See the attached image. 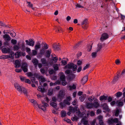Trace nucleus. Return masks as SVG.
Here are the masks:
<instances>
[{
	"label": "nucleus",
	"mask_w": 125,
	"mask_h": 125,
	"mask_svg": "<svg viewBox=\"0 0 125 125\" xmlns=\"http://www.w3.org/2000/svg\"><path fill=\"white\" fill-rule=\"evenodd\" d=\"M30 101L33 104L34 108L37 109H41L43 111H45L46 110V107L48 106V105L47 104L44 103L42 101V103L43 105L41 104H38L37 102L34 99L30 100Z\"/></svg>",
	"instance_id": "1"
},
{
	"label": "nucleus",
	"mask_w": 125,
	"mask_h": 125,
	"mask_svg": "<svg viewBox=\"0 0 125 125\" xmlns=\"http://www.w3.org/2000/svg\"><path fill=\"white\" fill-rule=\"evenodd\" d=\"M14 87L19 92L21 93H23L25 95H27L28 92L27 90L24 87L20 86L16 83H14Z\"/></svg>",
	"instance_id": "2"
},
{
	"label": "nucleus",
	"mask_w": 125,
	"mask_h": 125,
	"mask_svg": "<svg viewBox=\"0 0 125 125\" xmlns=\"http://www.w3.org/2000/svg\"><path fill=\"white\" fill-rule=\"evenodd\" d=\"M64 67L66 69L72 68L74 71H76L77 69L76 65L72 63L68 64Z\"/></svg>",
	"instance_id": "3"
},
{
	"label": "nucleus",
	"mask_w": 125,
	"mask_h": 125,
	"mask_svg": "<svg viewBox=\"0 0 125 125\" xmlns=\"http://www.w3.org/2000/svg\"><path fill=\"white\" fill-rule=\"evenodd\" d=\"M69 111L67 113L68 115H70L71 113H73L76 111H77L79 110V109L77 107H75L74 108H73L72 107L70 106L68 108Z\"/></svg>",
	"instance_id": "4"
},
{
	"label": "nucleus",
	"mask_w": 125,
	"mask_h": 125,
	"mask_svg": "<svg viewBox=\"0 0 125 125\" xmlns=\"http://www.w3.org/2000/svg\"><path fill=\"white\" fill-rule=\"evenodd\" d=\"M59 74L60 76V80L62 81V84L65 85L66 84V82L65 81V77L64 74L62 72H60Z\"/></svg>",
	"instance_id": "5"
},
{
	"label": "nucleus",
	"mask_w": 125,
	"mask_h": 125,
	"mask_svg": "<svg viewBox=\"0 0 125 125\" xmlns=\"http://www.w3.org/2000/svg\"><path fill=\"white\" fill-rule=\"evenodd\" d=\"M28 64L26 62H24L22 63L21 68L24 72H27L28 70Z\"/></svg>",
	"instance_id": "6"
},
{
	"label": "nucleus",
	"mask_w": 125,
	"mask_h": 125,
	"mask_svg": "<svg viewBox=\"0 0 125 125\" xmlns=\"http://www.w3.org/2000/svg\"><path fill=\"white\" fill-rule=\"evenodd\" d=\"M76 113L77 116H75L74 117H73L72 118V120L73 121H77L79 118V117L81 116V114L79 110H78L77 111H76Z\"/></svg>",
	"instance_id": "7"
},
{
	"label": "nucleus",
	"mask_w": 125,
	"mask_h": 125,
	"mask_svg": "<svg viewBox=\"0 0 125 125\" xmlns=\"http://www.w3.org/2000/svg\"><path fill=\"white\" fill-rule=\"evenodd\" d=\"M64 94V91L63 90H61L60 91L59 94L58 95V97L60 100H58L59 101L61 100L63 97Z\"/></svg>",
	"instance_id": "8"
},
{
	"label": "nucleus",
	"mask_w": 125,
	"mask_h": 125,
	"mask_svg": "<svg viewBox=\"0 0 125 125\" xmlns=\"http://www.w3.org/2000/svg\"><path fill=\"white\" fill-rule=\"evenodd\" d=\"M25 42H26V44L28 45L31 46L32 47L34 46L35 43V42L32 39H30L28 40H26Z\"/></svg>",
	"instance_id": "9"
},
{
	"label": "nucleus",
	"mask_w": 125,
	"mask_h": 125,
	"mask_svg": "<svg viewBox=\"0 0 125 125\" xmlns=\"http://www.w3.org/2000/svg\"><path fill=\"white\" fill-rule=\"evenodd\" d=\"M109 37L108 34L106 33H104L101 35V36L100 38L101 41H103L107 39Z\"/></svg>",
	"instance_id": "10"
},
{
	"label": "nucleus",
	"mask_w": 125,
	"mask_h": 125,
	"mask_svg": "<svg viewBox=\"0 0 125 125\" xmlns=\"http://www.w3.org/2000/svg\"><path fill=\"white\" fill-rule=\"evenodd\" d=\"M71 100V98L70 96L67 97L64 101V103L66 104H67L68 105L70 104V101Z\"/></svg>",
	"instance_id": "11"
},
{
	"label": "nucleus",
	"mask_w": 125,
	"mask_h": 125,
	"mask_svg": "<svg viewBox=\"0 0 125 125\" xmlns=\"http://www.w3.org/2000/svg\"><path fill=\"white\" fill-rule=\"evenodd\" d=\"M89 115V114H88V113H87L86 115H85V117H88V116ZM81 122L82 123H83L84 125H87L88 123V121L86 119L85 117L84 118L82 119L81 121Z\"/></svg>",
	"instance_id": "12"
},
{
	"label": "nucleus",
	"mask_w": 125,
	"mask_h": 125,
	"mask_svg": "<svg viewBox=\"0 0 125 125\" xmlns=\"http://www.w3.org/2000/svg\"><path fill=\"white\" fill-rule=\"evenodd\" d=\"M102 107L103 109L105 111L104 112H109L110 111V109L108 108V106L106 104H104L103 105Z\"/></svg>",
	"instance_id": "13"
},
{
	"label": "nucleus",
	"mask_w": 125,
	"mask_h": 125,
	"mask_svg": "<svg viewBox=\"0 0 125 125\" xmlns=\"http://www.w3.org/2000/svg\"><path fill=\"white\" fill-rule=\"evenodd\" d=\"M39 79L40 84H42V83L45 81V78L42 76H39Z\"/></svg>",
	"instance_id": "14"
},
{
	"label": "nucleus",
	"mask_w": 125,
	"mask_h": 125,
	"mask_svg": "<svg viewBox=\"0 0 125 125\" xmlns=\"http://www.w3.org/2000/svg\"><path fill=\"white\" fill-rule=\"evenodd\" d=\"M2 52L4 53H8L10 52V50L9 48H4L2 50Z\"/></svg>",
	"instance_id": "15"
},
{
	"label": "nucleus",
	"mask_w": 125,
	"mask_h": 125,
	"mask_svg": "<svg viewBox=\"0 0 125 125\" xmlns=\"http://www.w3.org/2000/svg\"><path fill=\"white\" fill-rule=\"evenodd\" d=\"M99 105V103L97 101V99H95L94 100V103H93V108H96L98 107Z\"/></svg>",
	"instance_id": "16"
},
{
	"label": "nucleus",
	"mask_w": 125,
	"mask_h": 125,
	"mask_svg": "<svg viewBox=\"0 0 125 125\" xmlns=\"http://www.w3.org/2000/svg\"><path fill=\"white\" fill-rule=\"evenodd\" d=\"M88 76H86L83 77L81 81V83L83 84H84L88 80Z\"/></svg>",
	"instance_id": "17"
},
{
	"label": "nucleus",
	"mask_w": 125,
	"mask_h": 125,
	"mask_svg": "<svg viewBox=\"0 0 125 125\" xmlns=\"http://www.w3.org/2000/svg\"><path fill=\"white\" fill-rule=\"evenodd\" d=\"M3 37L4 41H10L11 40L10 37L8 34L4 35Z\"/></svg>",
	"instance_id": "18"
},
{
	"label": "nucleus",
	"mask_w": 125,
	"mask_h": 125,
	"mask_svg": "<svg viewBox=\"0 0 125 125\" xmlns=\"http://www.w3.org/2000/svg\"><path fill=\"white\" fill-rule=\"evenodd\" d=\"M52 52V50L49 49L46 51V56L47 57H49Z\"/></svg>",
	"instance_id": "19"
},
{
	"label": "nucleus",
	"mask_w": 125,
	"mask_h": 125,
	"mask_svg": "<svg viewBox=\"0 0 125 125\" xmlns=\"http://www.w3.org/2000/svg\"><path fill=\"white\" fill-rule=\"evenodd\" d=\"M41 47V45L39 42H38L36 43L35 46V50L37 51Z\"/></svg>",
	"instance_id": "20"
},
{
	"label": "nucleus",
	"mask_w": 125,
	"mask_h": 125,
	"mask_svg": "<svg viewBox=\"0 0 125 125\" xmlns=\"http://www.w3.org/2000/svg\"><path fill=\"white\" fill-rule=\"evenodd\" d=\"M15 65L16 68H18L21 66V62L18 60L15 61Z\"/></svg>",
	"instance_id": "21"
},
{
	"label": "nucleus",
	"mask_w": 125,
	"mask_h": 125,
	"mask_svg": "<svg viewBox=\"0 0 125 125\" xmlns=\"http://www.w3.org/2000/svg\"><path fill=\"white\" fill-rule=\"evenodd\" d=\"M37 90L39 91H40L42 92H43L45 91L44 88L42 85L39 86Z\"/></svg>",
	"instance_id": "22"
},
{
	"label": "nucleus",
	"mask_w": 125,
	"mask_h": 125,
	"mask_svg": "<svg viewBox=\"0 0 125 125\" xmlns=\"http://www.w3.org/2000/svg\"><path fill=\"white\" fill-rule=\"evenodd\" d=\"M121 112V111L120 109H118L117 108H116L115 111V115L116 117H117L119 113Z\"/></svg>",
	"instance_id": "23"
},
{
	"label": "nucleus",
	"mask_w": 125,
	"mask_h": 125,
	"mask_svg": "<svg viewBox=\"0 0 125 125\" xmlns=\"http://www.w3.org/2000/svg\"><path fill=\"white\" fill-rule=\"evenodd\" d=\"M86 107L89 109H91L93 108V103H88L86 104Z\"/></svg>",
	"instance_id": "24"
},
{
	"label": "nucleus",
	"mask_w": 125,
	"mask_h": 125,
	"mask_svg": "<svg viewBox=\"0 0 125 125\" xmlns=\"http://www.w3.org/2000/svg\"><path fill=\"white\" fill-rule=\"evenodd\" d=\"M67 87L69 88L70 90H72L75 89L76 88V85L73 84L72 86L69 85Z\"/></svg>",
	"instance_id": "25"
},
{
	"label": "nucleus",
	"mask_w": 125,
	"mask_h": 125,
	"mask_svg": "<svg viewBox=\"0 0 125 125\" xmlns=\"http://www.w3.org/2000/svg\"><path fill=\"white\" fill-rule=\"evenodd\" d=\"M97 51H96L95 52H93L92 53L91 55L92 58H94L96 57L97 55Z\"/></svg>",
	"instance_id": "26"
},
{
	"label": "nucleus",
	"mask_w": 125,
	"mask_h": 125,
	"mask_svg": "<svg viewBox=\"0 0 125 125\" xmlns=\"http://www.w3.org/2000/svg\"><path fill=\"white\" fill-rule=\"evenodd\" d=\"M116 103L117 104V105L119 106H121L123 105V103L122 101H121L120 100H118L117 101Z\"/></svg>",
	"instance_id": "27"
},
{
	"label": "nucleus",
	"mask_w": 125,
	"mask_h": 125,
	"mask_svg": "<svg viewBox=\"0 0 125 125\" xmlns=\"http://www.w3.org/2000/svg\"><path fill=\"white\" fill-rule=\"evenodd\" d=\"M102 46L101 44H99L98 45V47L97 48L96 51H97V52H98L102 48Z\"/></svg>",
	"instance_id": "28"
},
{
	"label": "nucleus",
	"mask_w": 125,
	"mask_h": 125,
	"mask_svg": "<svg viewBox=\"0 0 125 125\" xmlns=\"http://www.w3.org/2000/svg\"><path fill=\"white\" fill-rule=\"evenodd\" d=\"M107 122L110 125L113 124L112 118L108 119V120L107 121Z\"/></svg>",
	"instance_id": "29"
},
{
	"label": "nucleus",
	"mask_w": 125,
	"mask_h": 125,
	"mask_svg": "<svg viewBox=\"0 0 125 125\" xmlns=\"http://www.w3.org/2000/svg\"><path fill=\"white\" fill-rule=\"evenodd\" d=\"M60 83V82L59 81H58L54 83H53L52 82L50 83V85L51 86H54L56 85L57 84H59Z\"/></svg>",
	"instance_id": "30"
},
{
	"label": "nucleus",
	"mask_w": 125,
	"mask_h": 125,
	"mask_svg": "<svg viewBox=\"0 0 125 125\" xmlns=\"http://www.w3.org/2000/svg\"><path fill=\"white\" fill-rule=\"evenodd\" d=\"M45 51V49L44 48H42L40 50V53L39 54L40 55H42L44 54Z\"/></svg>",
	"instance_id": "31"
},
{
	"label": "nucleus",
	"mask_w": 125,
	"mask_h": 125,
	"mask_svg": "<svg viewBox=\"0 0 125 125\" xmlns=\"http://www.w3.org/2000/svg\"><path fill=\"white\" fill-rule=\"evenodd\" d=\"M32 61L34 65H37L38 64V61L37 59H34L32 60Z\"/></svg>",
	"instance_id": "32"
},
{
	"label": "nucleus",
	"mask_w": 125,
	"mask_h": 125,
	"mask_svg": "<svg viewBox=\"0 0 125 125\" xmlns=\"http://www.w3.org/2000/svg\"><path fill=\"white\" fill-rule=\"evenodd\" d=\"M107 99V96L104 95H103L100 97V100L101 101L104 100H105Z\"/></svg>",
	"instance_id": "33"
},
{
	"label": "nucleus",
	"mask_w": 125,
	"mask_h": 125,
	"mask_svg": "<svg viewBox=\"0 0 125 125\" xmlns=\"http://www.w3.org/2000/svg\"><path fill=\"white\" fill-rule=\"evenodd\" d=\"M41 61L42 64L44 66L46 65H47V63L46 60L44 58H42L41 59Z\"/></svg>",
	"instance_id": "34"
},
{
	"label": "nucleus",
	"mask_w": 125,
	"mask_h": 125,
	"mask_svg": "<svg viewBox=\"0 0 125 125\" xmlns=\"http://www.w3.org/2000/svg\"><path fill=\"white\" fill-rule=\"evenodd\" d=\"M37 51L35 50H32V54L33 56H35L37 53Z\"/></svg>",
	"instance_id": "35"
},
{
	"label": "nucleus",
	"mask_w": 125,
	"mask_h": 125,
	"mask_svg": "<svg viewBox=\"0 0 125 125\" xmlns=\"http://www.w3.org/2000/svg\"><path fill=\"white\" fill-rule=\"evenodd\" d=\"M61 116L62 117H65L66 115V112L64 111H61Z\"/></svg>",
	"instance_id": "36"
},
{
	"label": "nucleus",
	"mask_w": 125,
	"mask_h": 125,
	"mask_svg": "<svg viewBox=\"0 0 125 125\" xmlns=\"http://www.w3.org/2000/svg\"><path fill=\"white\" fill-rule=\"evenodd\" d=\"M13 48L14 50L17 51L20 49V47L19 45H15Z\"/></svg>",
	"instance_id": "37"
},
{
	"label": "nucleus",
	"mask_w": 125,
	"mask_h": 125,
	"mask_svg": "<svg viewBox=\"0 0 125 125\" xmlns=\"http://www.w3.org/2000/svg\"><path fill=\"white\" fill-rule=\"evenodd\" d=\"M53 47L55 50L58 51L60 50V49L59 47L57 45H53Z\"/></svg>",
	"instance_id": "38"
},
{
	"label": "nucleus",
	"mask_w": 125,
	"mask_h": 125,
	"mask_svg": "<svg viewBox=\"0 0 125 125\" xmlns=\"http://www.w3.org/2000/svg\"><path fill=\"white\" fill-rule=\"evenodd\" d=\"M21 55V53L18 52H17L15 54V56L16 58H18Z\"/></svg>",
	"instance_id": "39"
},
{
	"label": "nucleus",
	"mask_w": 125,
	"mask_h": 125,
	"mask_svg": "<svg viewBox=\"0 0 125 125\" xmlns=\"http://www.w3.org/2000/svg\"><path fill=\"white\" fill-rule=\"evenodd\" d=\"M65 104L64 103H60V107L61 108L63 109L65 106Z\"/></svg>",
	"instance_id": "40"
},
{
	"label": "nucleus",
	"mask_w": 125,
	"mask_h": 125,
	"mask_svg": "<svg viewBox=\"0 0 125 125\" xmlns=\"http://www.w3.org/2000/svg\"><path fill=\"white\" fill-rule=\"evenodd\" d=\"M112 120L113 121V124L114 123H117L118 122L119 120L117 118H115L114 119L112 118Z\"/></svg>",
	"instance_id": "41"
},
{
	"label": "nucleus",
	"mask_w": 125,
	"mask_h": 125,
	"mask_svg": "<svg viewBox=\"0 0 125 125\" xmlns=\"http://www.w3.org/2000/svg\"><path fill=\"white\" fill-rule=\"evenodd\" d=\"M53 93V89L52 88H50L49 89L48 92V94L49 95H51Z\"/></svg>",
	"instance_id": "42"
},
{
	"label": "nucleus",
	"mask_w": 125,
	"mask_h": 125,
	"mask_svg": "<svg viewBox=\"0 0 125 125\" xmlns=\"http://www.w3.org/2000/svg\"><path fill=\"white\" fill-rule=\"evenodd\" d=\"M119 77V75L118 74H117V76H115L114 79L113 81V82L114 83H115V82L117 80H118V78Z\"/></svg>",
	"instance_id": "43"
},
{
	"label": "nucleus",
	"mask_w": 125,
	"mask_h": 125,
	"mask_svg": "<svg viewBox=\"0 0 125 125\" xmlns=\"http://www.w3.org/2000/svg\"><path fill=\"white\" fill-rule=\"evenodd\" d=\"M50 105L54 108H55L57 106V104L55 102H51Z\"/></svg>",
	"instance_id": "44"
},
{
	"label": "nucleus",
	"mask_w": 125,
	"mask_h": 125,
	"mask_svg": "<svg viewBox=\"0 0 125 125\" xmlns=\"http://www.w3.org/2000/svg\"><path fill=\"white\" fill-rule=\"evenodd\" d=\"M53 67L55 71L57 70L58 69V64H54L53 65Z\"/></svg>",
	"instance_id": "45"
},
{
	"label": "nucleus",
	"mask_w": 125,
	"mask_h": 125,
	"mask_svg": "<svg viewBox=\"0 0 125 125\" xmlns=\"http://www.w3.org/2000/svg\"><path fill=\"white\" fill-rule=\"evenodd\" d=\"M62 63V65L63 66L65 65L67 63V62L66 61L64 60H62L61 61Z\"/></svg>",
	"instance_id": "46"
},
{
	"label": "nucleus",
	"mask_w": 125,
	"mask_h": 125,
	"mask_svg": "<svg viewBox=\"0 0 125 125\" xmlns=\"http://www.w3.org/2000/svg\"><path fill=\"white\" fill-rule=\"evenodd\" d=\"M27 3L28 4L27 6L31 8L33 6V4L30 2L27 1Z\"/></svg>",
	"instance_id": "47"
},
{
	"label": "nucleus",
	"mask_w": 125,
	"mask_h": 125,
	"mask_svg": "<svg viewBox=\"0 0 125 125\" xmlns=\"http://www.w3.org/2000/svg\"><path fill=\"white\" fill-rule=\"evenodd\" d=\"M115 63L117 65H119L121 63V62L119 59H117L115 60Z\"/></svg>",
	"instance_id": "48"
},
{
	"label": "nucleus",
	"mask_w": 125,
	"mask_h": 125,
	"mask_svg": "<svg viewBox=\"0 0 125 125\" xmlns=\"http://www.w3.org/2000/svg\"><path fill=\"white\" fill-rule=\"evenodd\" d=\"M116 96L117 97H120L122 95V93L120 92H117L116 94Z\"/></svg>",
	"instance_id": "49"
},
{
	"label": "nucleus",
	"mask_w": 125,
	"mask_h": 125,
	"mask_svg": "<svg viewBox=\"0 0 125 125\" xmlns=\"http://www.w3.org/2000/svg\"><path fill=\"white\" fill-rule=\"evenodd\" d=\"M49 72L50 74H52L55 73V71L52 69H49Z\"/></svg>",
	"instance_id": "50"
},
{
	"label": "nucleus",
	"mask_w": 125,
	"mask_h": 125,
	"mask_svg": "<svg viewBox=\"0 0 125 125\" xmlns=\"http://www.w3.org/2000/svg\"><path fill=\"white\" fill-rule=\"evenodd\" d=\"M92 46L91 45H89L87 46V50L89 52L92 49Z\"/></svg>",
	"instance_id": "51"
},
{
	"label": "nucleus",
	"mask_w": 125,
	"mask_h": 125,
	"mask_svg": "<svg viewBox=\"0 0 125 125\" xmlns=\"http://www.w3.org/2000/svg\"><path fill=\"white\" fill-rule=\"evenodd\" d=\"M20 80H21V81L22 82L24 81L26 78L25 77L22 76H20Z\"/></svg>",
	"instance_id": "52"
},
{
	"label": "nucleus",
	"mask_w": 125,
	"mask_h": 125,
	"mask_svg": "<svg viewBox=\"0 0 125 125\" xmlns=\"http://www.w3.org/2000/svg\"><path fill=\"white\" fill-rule=\"evenodd\" d=\"M10 57L9 58H10L12 59H13L14 57V52H10Z\"/></svg>",
	"instance_id": "53"
},
{
	"label": "nucleus",
	"mask_w": 125,
	"mask_h": 125,
	"mask_svg": "<svg viewBox=\"0 0 125 125\" xmlns=\"http://www.w3.org/2000/svg\"><path fill=\"white\" fill-rule=\"evenodd\" d=\"M11 42L13 44L15 45L17 43V41L15 40L12 39L11 40Z\"/></svg>",
	"instance_id": "54"
},
{
	"label": "nucleus",
	"mask_w": 125,
	"mask_h": 125,
	"mask_svg": "<svg viewBox=\"0 0 125 125\" xmlns=\"http://www.w3.org/2000/svg\"><path fill=\"white\" fill-rule=\"evenodd\" d=\"M98 119L99 120V121H103V117L101 115H99L98 116Z\"/></svg>",
	"instance_id": "55"
},
{
	"label": "nucleus",
	"mask_w": 125,
	"mask_h": 125,
	"mask_svg": "<svg viewBox=\"0 0 125 125\" xmlns=\"http://www.w3.org/2000/svg\"><path fill=\"white\" fill-rule=\"evenodd\" d=\"M5 42H4V44L5 46H8L9 45V42L10 41H5Z\"/></svg>",
	"instance_id": "56"
},
{
	"label": "nucleus",
	"mask_w": 125,
	"mask_h": 125,
	"mask_svg": "<svg viewBox=\"0 0 125 125\" xmlns=\"http://www.w3.org/2000/svg\"><path fill=\"white\" fill-rule=\"evenodd\" d=\"M94 99V97L93 96H92L88 98V100L90 102H92L93 101Z\"/></svg>",
	"instance_id": "57"
},
{
	"label": "nucleus",
	"mask_w": 125,
	"mask_h": 125,
	"mask_svg": "<svg viewBox=\"0 0 125 125\" xmlns=\"http://www.w3.org/2000/svg\"><path fill=\"white\" fill-rule=\"evenodd\" d=\"M88 23L87 21L86 20H84L82 23V24L83 25L84 24L86 25Z\"/></svg>",
	"instance_id": "58"
},
{
	"label": "nucleus",
	"mask_w": 125,
	"mask_h": 125,
	"mask_svg": "<svg viewBox=\"0 0 125 125\" xmlns=\"http://www.w3.org/2000/svg\"><path fill=\"white\" fill-rule=\"evenodd\" d=\"M24 81L25 83L29 84H30L31 83L29 79L26 78Z\"/></svg>",
	"instance_id": "59"
},
{
	"label": "nucleus",
	"mask_w": 125,
	"mask_h": 125,
	"mask_svg": "<svg viewBox=\"0 0 125 125\" xmlns=\"http://www.w3.org/2000/svg\"><path fill=\"white\" fill-rule=\"evenodd\" d=\"M27 75L28 77H31L33 76L32 73L31 72H29L27 73Z\"/></svg>",
	"instance_id": "60"
},
{
	"label": "nucleus",
	"mask_w": 125,
	"mask_h": 125,
	"mask_svg": "<svg viewBox=\"0 0 125 125\" xmlns=\"http://www.w3.org/2000/svg\"><path fill=\"white\" fill-rule=\"evenodd\" d=\"M9 33L11 36L14 37H15L16 35V33L14 32H9Z\"/></svg>",
	"instance_id": "61"
},
{
	"label": "nucleus",
	"mask_w": 125,
	"mask_h": 125,
	"mask_svg": "<svg viewBox=\"0 0 125 125\" xmlns=\"http://www.w3.org/2000/svg\"><path fill=\"white\" fill-rule=\"evenodd\" d=\"M52 60L55 62H57L58 59L56 57H54L52 58Z\"/></svg>",
	"instance_id": "62"
},
{
	"label": "nucleus",
	"mask_w": 125,
	"mask_h": 125,
	"mask_svg": "<svg viewBox=\"0 0 125 125\" xmlns=\"http://www.w3.org/2000/svg\"><path fill=\"white\" fill-rule=\"evenodd\" d=\"M25 49L26 52L28 53H30V52H31V50L29 48L26 47L25 48Z\"/></svg>",
	"instance_id": "63"
},
{
	"label": "nucleus",
	"mask_w": 125,
	"mask_h": 125,
	"mask_svg": "<svg viewBox=\"0 0 125 125\" xmlns=\"http://www.w3.org/2000/svg\"><path fill=\"white\" fill-rule=\"evenodd\" d=\"M125 74V69H124L122 71L121 74V76H124Z\"/></svg>",
	"instance_id": "64"
}]
</instances>
